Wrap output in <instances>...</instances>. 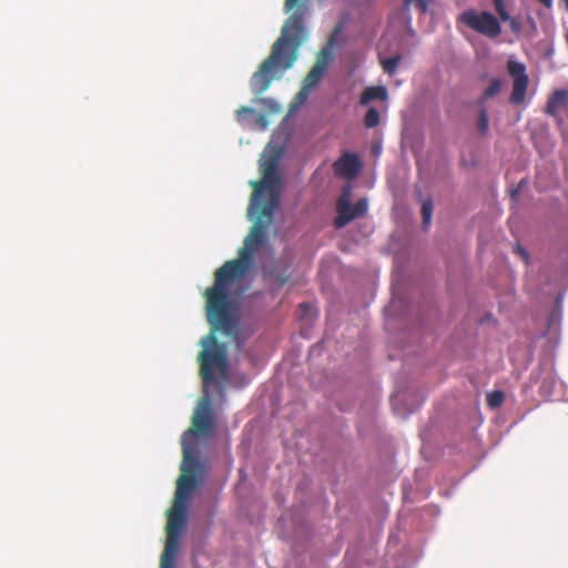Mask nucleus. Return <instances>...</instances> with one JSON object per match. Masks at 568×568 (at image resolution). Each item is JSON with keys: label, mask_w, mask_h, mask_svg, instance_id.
Returning <instances> with one entry per match:
<instances>
[{"label": "nucleus", "mask_w": 568, "mask_h": 568, "mask_svg": "<svg viewBox=\"0 0 568 568\" xmlns=\"http://www.w3.org/2000/svg\"><path fill=\"white\" fill-rule=\"evenodd\" d=\"M254 209L258 210L257 216L244 240V246L239 251V258L227 261L219 267L214 274V284L204 293L206 320L213 333L221 332L226 336L236 334L239 321L232 313L230 285L248 273L253 253L265 242L266 230L278 207L260 204Z\"/></svg>", "instance_id": "obj_1"}, {"label": "nucleus", "mask_w": 568, "mask_h": 568, "mask_svg": "<svg viewBox=\"0 0 568 568\" xmlns=\"http://www.w3.org/2000/svg\"><path fill=\"white\" fill-rule=\"evenodd\" d=\"M306 0H285V12H292L285 21L280 38L272 45L270 55L253 73L250 84L256 95L263 94L273 80L281 79L283 73L291 69L298 58L306 32L304 18L307 11Z\"/></svg>", "instance_id": "obj_2"}, {"label": "nucleus", "mask_w": 568, "mask_h": 568, "mask_svg": "<svg viewBox=\"0 0 568 568\" xmlns=\"http://www.w3.org/2000/svg\"><path fill=\"white\" fill-rule=\"evenodd\" d=\"M202 345L204 349L199 353L197 361L200 363V375L204 384V393L193 415L192 427L182 436V444L185 443L186 445L189 433L205 435L212 430L214 422L207 386L215 382V375L220 376L223 381L227 379L229 361L225 345L217 341L212 329L202 339Z\"/></svg>", "instance_id": "obj_3"}, {"label": "nucleus", "mask_w": 568, "mask_h": 568, "mask_svg": "<svg viewBox=\"0 0 568 568\" xmlns=\"http://www.w3.org/2000/svg\"><path fill=\"white\" fill-rule=\"evenodd\" d=\"M200 462L192 454L189 445L183 443V462L181 465V476L176 483L174 504L168 511L169 520L166 525V542L161 556V568H174L175 556L179 549V535L185 523L186 503L191 494L197 487V471Z\"/></svg>", "instance_id": "obj_4"}, {"label": "nucleus", "mask_w": 568, "mask_h": 568, "mask_svg": "<svg viewBox=\"0 0 568 568\" xmlns=\"http://www.w3.org/2000/svg\"><path fill=\"white\" fill-rule=\"evenodd\" d=\"M277 156L267 158L261 163L262 180L250 182L254 189L250 200V213L254 206L260 204L272 205L273 207L280 206L281 178L277 174Z\"/></svg>", "instance_id": "obj_5"}, {"label": "nucleus", "mask_w": 568, "mask_h": 568, "mask_svg": "<svg viewBox=\"0 0 568 568\" xmlns=\"http://www.w3.org/2000/svg\"><path fill=\"white\" fill-rule=\"evenodd\" d=\"M459 20L470 29L490 39H495L501 33L498 19L487 11L477 13L474 10H467L459 16Z\"/></svg>", "instance_id": "obj_6"}, {"label": "nucleus", "mask_w": 568, "mask_h": 568, "mask_svg": "<svg viewBox=\"0 0 568 568\" xmlns=\"http://www.w3.org/2000/svg\"><path fill=\"white\" fill-rule=\"evenodd\" d=\"M368 203L366 199H359L354 205L351 203V193L345 190L336 201L337 215L334 220V226L342 229L353 220L364 216L367 212Z\"/></svg>", "instance_id": "obj_7"}, {"label": "nucleus", "mask_w": 568, "mask_h": 568, "mask_svg": "<svg viewBox=\"0 0 568 568\" xmlns=\"http://www.w3.org/2000/svg\"><path fill=\"white\" fill-rule=\"evenodd\" d=\"M507 71L513 78V91L510 94V102L513 104L519 105L525 101L529 83V79L526 73V67L521 62L509 60L507 62Z\"/></svg>", "instance_id": "obj_8"}, {"label": "nucleus", "mask_w": 568, "mask_h": 568, "mask_svg": "<svg viewBox=\"0 0 568 568\" xmlns=\"http://www.w3.org/2000/svg\"><path fill=\"white\" fill-rule=\"evenodd\" d=\"M331 60L332 50L328 47L323 48L317 54L315 64L304 78V92L306 90H313L321 82Z\"/></svg>", "instance_id": "obj_9"}, {"label": "nucleus", "mask_w": 568, "mask_h": 568, "mask_svg": "<svg viewBox=\"0 0 568 568\" xmlns=\"http://www.w3.org/2000/svg\"><path fill=\"white\" fill-rule=\"evenodd\" d=\"M361 166L362 163L359 158L354 153H344L333 164L335 174L339 178L346 179L355 178L358 174Z\"/></svg>", "instance_id": "obj_10"}, {"label": "nucleus", "mask_w": 568, "mask_h": 568, "mask_svg": "<svg viewBox=\"0 0 568 568\" xmlns=\"http://www.w3.org/2000/svg\"><path fill=\"white\" fill-rule=\"evenodd\" d=\"M567 102L568 91L565 89L556 90L548 99L546 113L556 118L558 121H561V119L558 116V111L564 108Z\"/></svg>", "instance_id": "obj_11"}, {"label": "nucleus", "mask_w": 568, "mask_h": 568, "mask_svg": "<svg viewBox=\"0 0 568 568\" xmlns=\"http://www.w3.org/2000/svg\"><path fill=\"white\" fill-rule=\"evenodd\" d=\"M388 97L387 89L385 87H368L361 95V104L367 105L374 100L385 101Z\"/></svg>", "instance_id": "obj_12"}, {"label": "nucleus", "mask_w": 568, "mask_h": 568, "mask_svg": "<svg viewBox=\"0 0 568 568\" xmlns=\"http://www.w3.org/2000/svg\"><path fill=\"white\" fill-rule=\"evenodd\" d=\"M433 215V201L430 199H426L422 203V217H423V226L427 229L430 224Z\"/></svg>", "instance_id": "obj_13"}, {"label": "nucleus", "mask_w": 568, "mask_h": 568, "mask_svg": "<svg viewBox=\"0 0 568 568\" xmlns=\"http://www.w3.org/2000/svg\"><path fill=\"white\" fill-rule=\"evenodd\" d=\"M366 128L372 129L379 124V113L375 108H369L364 118Z\"/></svg>", "instance_id": "obj_14"}, {"label": "nucleus", "mask_w": 568, "mask_h": 568, "mask_svg": "<svg viewBox=\"0 0 568 568\" xmlns=\"http://www.w3.org/2000/svg\"><path fill=\"white\" fill-rule=\"evenodd\" d=\"M555 384V375L551 368L548 369L544 381L540 385V392L544 395H549L551 393V387Z\"/></svg>", "instance_id": "obj_15"}, {"label": "nucleus", "mask_w": 568, "mask_h": 568, "mask_svg": "<svg viewBox=\"0 0 568 568\" xmlns=\"http://www.w3.org/2000/svg\"><path fill=\"white\" fill-rule=\"evenodd\" d=\"M400 61V55H395L392 58H386L382 60V67L384 72L392 74L395 72L396 68L398 67V63Z\"/></svg>", "instance_id": "obj_16"}, {"label": "nucleus", "mask_w": 568, "mask_h": 568, "mask_svg": "<svg viewBox=\"0 0 568 568\" xmlns=\"http://www.w3.org/2000/svg\"><path fill=\"white\" fill-rule=\"evenodd\" d=\"M505 395L501 390H494L493 393L488 394L487 396V403L491 408H497L501 406L504 403Z\"/></svg>", "instance_id": "obj_17"}, {"label": "nucleus", "mask_w": 568, "mask_h": 568, "mask_svg": "<svg viewBox=\"0 0 568 568\" xmlns=\"http://www.w3.org/2000/svg\"><path fill=\"white\" fill-rule=\"evenodd\" d=\"M488 124H489L488 114H487V111L483 108V109H480L479 115H478V122H477L478 132L480 134H486L488 131Z\"/></svg>", "instance_id": "obj_18"}, {"label": "nucleus", "mask_w": 568, "mask_h": 568, "mask_svg": "<svg viewBox=\"0 0 568 568\" xmlns=\"http://www.w3.org/2000/svg\"><path fill=\"white\" fill-rule=\"evenodd\" d=\"M501 88V82L498 79H493L490 84L484 91L483 100L496 95Z\"/></svg>", "instance_id": "obj_19"}, {"label": "nucleus", "mask_w": 568, "mask_h": 568, "mask_svg": "<svg viewBox=\"0 0 568 568\" xmlns=\"http://www.w3.org/2000/svg\"><path fill=\"white\" fill-rule=\"evenodd\" d=\"M496 12L503 21L510 20V16L506 10L504 0H493Z\"/></svg>", "instance_id": "obj_20"}, {"label": "nucleus", "mask_w": 568, "mask_h": 568, "mask_svg": "<svg viewBox=\"0 0 568 568\" xmlns=\"http://www.w3.org/2000/svg\"><path fill=\"white\" fill-rule=\"evenodd\" d=\"M255 111L254 109L252 108H248V106H241L239 110H236L235 112V119L236 121L241 122L243 121L247 115H252L254 114Z\"/></svg>", "instance_id": "obj_21"}, {"label": "nucleus", "mask_w": 568, "mask_h": 568, "mask_svg": "<svg viewBox=\"0 0 568 568\" xmlns=\"http://www.w3.org/2000/svg\"><path fill=\"white\" fill-rule=\"evenodd\" d=\"M505 22H508V23H509L510 29H511L515 33L520 32V30H521V23H520V22H519V20H517L516 18L510 17V20H506Z\"/></svg>", "instance_id": "obj_22"}, {"label": "nucleus", "mask_w": 568, "mask_h": 568, "mask_svg": "<svg viewBox=\"0 0 568 568\" xmlns=\"http://www.w3.org/2000/svg\"><path fill=\"white\" fill-rule=\"evenodd\" d=\"M311 91H312V90H306V91L304 92V84H303V85H302V89L300 90V92H298V93H297V95H296V100H298V102H300V103H302L304 100H306V99H307V97H308V94H310V92H311Z\"/></svg>", "instance_id": "obj_23"}, {"label": "nucleus", "mask_w": 568, "mask_h": 568, "mask_svg": "<svg viewBox=\"0 0 568 568\" xmlns=\"http://www.w3.org/2000/svg\"><path fill=\"white\" fill-rule=\"evenodd\" d=\"M516 251L518 252V254H519L523 258H525V260H527V258H528V254H527V252H526L523 247L518 246V247L516 248Z\"/></svg>", "instance_id": "obj_24"}, {"label": "nucleus", "mask_w": 568, "mask_h": 568, "mask_svg": "<svg viewBox=\"0 0 568 568\" xmlns=\"http://www.w3.org/2000/svg\"><path fill=\"white\" fill-rule=\"evenodd\" d=\"M276 282L280 286H283L287 282V276H277Z\"/></svg>", "instance_id": "obj_25"}, {"label": "nucleus", "mask_w": 568, "mask_h": 568, "mask_svg": "<svg viewBox=\"0 0 568 568\" xmlns=\"http://www.w3.org/2000/svg\"><path fill=\"white\" fill-rule=\"evenodd\" d=\"M518 192H519L518 189L510 190V195H511L513 200L517 199Z\"/></svg>", "instance_id": "obj_26"}, {"label": "nucleus", "mask_w": 568, "mask_h": 568, "mask_svg": "<svg viewBox=\"0 0 568 568\" xmlns=\"http://www.w3.org/2000/svg\"><path fill=\"white\" fill-rule=\"evenodd\" d=\"M300 307H301L302 310H307V308L310 307V304H307V303H302V304H300Z\"/></svg>", "instance_id": "obj_27"}, {"label": "nucleus", "mask_w": 568, "mask_h": 568, "mask_svg": "<svg viewBox=\"0 0 568 568\" xmlns=\"http://www.w3.org/2000/svg\"><path fill=\"white\" fill-rule=\"evenodd\" d=\"M566 9L568 10V0H564Z\"/></svg>", "instance_id": "obj_28"}, {"label": "nucleus", "mask_w": 568, "mask_h": 568, "mask_svg": "<svg viewBox=\"0 0 568 568\" xmlns=\"http://www.w3.org/2000/svg\"><path fill=\"white\" fill-rule=\"evenodd\" d=\"M521 185H523V182H519V184H518V187H517V189L519 190V187H521Z\"/></svg>", "instance_id": "obj_29"}, {"label": "nucleus", "mask_w": 568, "mask_h": 568, "mask_svg": "<svg viewBox=\"0 0 568 568\" xmlns=\"http://www.w3.org/2000/svg\"><path fill=\"white\" fill-rule=\"evenodd\" d=\"M521 185H523V182H519V184H518V187H517V189L519 190V187H521Z\"/></svg>", "instance_id": "obj_30"}]
</instances>
